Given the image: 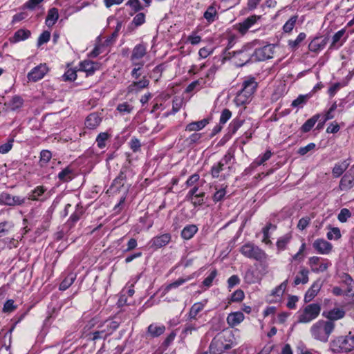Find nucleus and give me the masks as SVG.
I'll return each mask as SVG.
<instances>
[{
    "label": "nucleus",
    "instance_id": "49",
    "mask_svg": "<svg viewBox=\"0 0 354 354\" xmlns=\"http://www.w3.org/2000/svg\"><path fill=\"white\" fill-rule=\"evenodd\" d=\"M145 22V15L142 12L138 13L131 22V25H133L135 27L140 26L142 25Z\"/></svg>",
    "mask_w": 354,
    "mask_h": 354
},
{
    "label": "nucleus",
    "instance_id": "37",
    "mask_svg": "<svg viewBox=\"0 0 354 354\" xmlns=\"http://www.w3.org/2000/svg\"><path fill=\"white\" fill-rule=\"evenodd\" d=\"M165 330V327L164 326L151 324L148 326V333L153 337L160 336Z\"/></svg>",
    "mask_w": 354,
    "mask_h": 354
},
{
    "label": "nucleus",
    "instance_id": "23",
    "mask_svg": "<svg viewBox=\"0 0 354 354\" xmlns=\"http://www.w3.org/2000/svg\"><path fill=\"white\" fill-rule=\"evenodd\" d=\"M244 315L241 312L230 313L227 317V323L231 327H234L241 324L244 319Z\"/></svg>",
    "mask_w": 354,
    "mask_h": 354
},
{
    "label": "nucleus",
    "instance_id": "54",
    "mask_svg": "<svg viewBox=\"0 0 354 354\" xmlns=\"http://www.w3.org/2000/svg\"><path fill=\"white\" fill-rule=\"evenodd\" d=\"M243 120L239 118H235L230 123V128L232 133L236 132V131L243 125Z\"/></svg>",
    "mask_w": 354,
    "mask_h": 354
},
{
    "label": "nucleus",
    "instance_id": "62",
    "mask_svg": "<svg viewBox=\"0 0 354 354\" xmlns=\"http://www.w3.org/2000/svg\"><path fill=\"white\" fill-rule=\"evenodd\" d=\"M217 274L216 270H212L209 276H207L203 281V283L206 287H210L212 281Z\"/></svg>",
    "mask_w": 354,
    "mask_h": 354
},
{
    "label": "nucleus",
    "instance_id": "50",
    "mask_svg": "<svg viewBox=\"0 0 354 354\" xmlns=\"http://www.w3.org/2000/svg\"><path fill=\"white\" fill-rule=\"evenodd\" d=\"M326 236L329 240H338L341 237V232L338 227H333L327 233Z\"/></svg>",
    "mask_w": 354,
    "mask_h": 354
},
{
    "label": "nucleus",
    "instance_id": "7",
    "mask_svg": "<svg viewBox=\"0 0 354 354\" xmlns=\"http://www.w3.org/2000/svg\"><path fill=\"white\" fill-rule=\"evenodd\" d=\"M274 46L266 45L254 50L252 55V59L254 61H264L272 57L274 54Z\"/></svg>",
    "mask_w": 354,
    "mask_h": 354
},
{
    "label": "nucleus",
    "instance_id": "15",
    "mask_svg": "<svg viewBox=\"0 0 354 354\" xmlns=\"http://www.w3.org/2000/svg\"><path fill=\"white\" fill-rule=\"evenodd\" d=\"M328 41V37H316L308 45L310 51L318 53L323 50Z\"/></svg>",
    "mask_w": 354,
    "mask_h": 354
},
{
    "label": "nucleus",
    "instance_id": "44",
    "mask_svg": "<svg viewBox=\"0 0 354 354\" xmlns=\"http://www.w3.org/2000/svg\"><path fill=\"white\" fill-rule=\"evenodd\" d=\"M297 15L291 17L283 25V30L285 32H290L294 28L297 20Z\"/></svg>",
    "mask_w": 354,
    "mask_h": 354
},
{
    "label": "nucleus",
    "instance_id": "19",
    "mask_svg": "<svg viewBox=\"0 0 354 354\" xmlns=\"http://www.w3.org/2000/svg\"><path fill=\"white\" fill-rule=\"evenodd\" d=\"M346 33L345 28H343L339 31H337L332 38V42L330 46V48H337L339 46H342L344 42L346 39V37H344Z\"/></svg>",
    "mask_w": 354,
    "mask_h": 354
},
{
    "label": "nucleus",
    "instance_id": "26",
    "mask_svg": "<svg viewBox=\"0 0 354 354\" xmlns=\"http://www.w3.org/2000/svg\"><path fill=\"white\" fill-rule=\"evenodd\" d=\"M209 122V120L207 118L203 119L200 121L192 122L186 126L185 130L187 131H197L203 129Z\"/></svg>",
    "mask_w": 354,
    "mask_h": 354
},
{
    "label": "nucleus",
    "instance_id": "39",
    "mask_svg": "<svg viewBox=\"0 0 354 354\" xmlns=\"http://www.w3.org/2000/svg\"><path fill=\"white\" fill-rule=\"evenodd\" d=\"M46 189L44 186H37L34 190L29 194L27 200L37 201L38 198L42 196L46 192Z\"/></svg>",
    "mask_w": 354,
    "mask_h": 354
},
{
    "label": "nucleus",
    "instance_id": "13",
    "mask_svg": "<svg viewBox=\"0 0 354 354\" xmlns=\"http://www.w3.org/2000/svg\"><path fill=\"white\" fill-rule=\"evenodd\" d=\"M322 316L328 319L327 322H333L342 319L345 316V311L342 308H334L329 310H324Z\"/></svg>",
    "mask_w": 354,
    "mask_h": 354
},
{
    "label": "nucleus",
    "instance_id": "59",
    "mask_svg": "<svg viewBox=\"0 0 354 354\" xmlns=\"http://www.w3.org/2000/svg\"><path fill=\"white\" fill-rule=\"evenodd\" d=\"M337 105L336 102L333 103L330 108L328 109V111L326 113L324 117V122H326V121L333 119L335 115L333 114L334 111L337 109Z\"/></svg>",
    "mask_w": 354,
    "mask_h": 354
},
{
    "label": "nucleus",
    "instance_id": "48",
    "mask_svg": "<svg viewBox=\"0 0 354 354\" xmlns=\"http://www.w3.org/2000/svg\"><path fill=\"white\" fill-rule=\"evenodd\" d=\"M119 326V324L115 321H112L110 322H105L104 324H100V328H104L106 329V331H110V335L116 330Z\"/></svg>",
    "mask_w": 354,
    "mask_h": 354
},
{
    "label": "nucleus",
    "instance_id": "5",
    "mask_svg": "<svg viewBox=\"0 0 354 354\" xmlns=\"http://www.w3.org/2000/svg\"><path fill=\"white\" fill-rule=\"evenodd\" d=\"M321 306L318 304H310L299 312L298 322L300 323H309L315 319L319 315Z\"/></svg>",
    "mask_w": 354,
    "mask_h": 354
},
{
    "label": "nucleus",
    "instance_id": "41",
    "mask_svg": "<svg viewBox=\"0 0 354 354\" xmlns=\"http://www.w3.org/2000/svg\"><path fill=\"white\" fill-rule=\"evenodd\" d=\"M110 138V135L106 132H102L98 134L95 142L100 149H103L106 146V141Z\"/></svg>",
    "mask_w": 354,
    "mask_h": 354
},
{
    "label": "nucleus",
    "instance_id": "21",
    "mask_svg": "<svg viewBox=\"0 0 354 354\" xmlns=\"http://www.w3.org/2000/svg\"><path fill=\"white\" fill-rule=\"evenodd\" d=\"M102 122V118L97 113H92L89 114L85 121V125L90 129L97 128Z\"/></svg>",
    "mask_w": 354,
    "mask_h": 354
},
{
    "label": "nucleus",
    "instance_id": "53",
    "mask_svg": "<svg viewBox=\"0 0 354 354\" xmlns=\"http://www.w3.org/2000/svg\"><path fill=\"white\" fill-rule=\"evenodd\" d=\"M351 216V214L350 212V211L346 209V208H344L342 209H341L339 214H338V220L342 222V223H344L347 221V219L348 218H350Z\"/></svg>",
    "mask_w": 354,
    "mask_h": 354
},
{
    "label": "nucleus",
    "instance_id": "34",
    "mask_svg": "<svg viewBox=\"0 0 354 354\" xmlns=\"http://www.w3.org/2000/svg\"><path fill=\"white\" fill-rule=\"evenodd\" d=\"M320 118L319 114H316L313 115L310 119L307 120L305 123L301 126V130L304 133H307L311 130V129L314 127L315 123L317 122L319 118Z\"/></svg>",
    "mask_w": 354,
    "mask_h": 354
},
{
    "label": "nucleus",
    "instance_id": "24",
    "mask_svg": "<svg viewBox=\"0 0 354 354\" xmlns=\"http://www.w3.org/2000/svg\"><path fill=\"white\" fill-rule=\"evenodd\" d=\"M109 335H110V331H106V329L104 328H100V325H99L97 326V330L87 334L86 337L90 340L95 341V340L100 339H104Z\"/></svg>",
    "mask_w": 354,
    "mask_h": 354
},
{
    "label": "nucleus",
    "instance_id": "14",
    "mask_svg": "<svg viewBox=\"0 0 354 354\" xmlns=\"http://www.w3.org/2000/svg\"><path fill=\"white\" fill-rule=\"evenodd\" d=\"M149 85V80L146 76H143L142 78L138 81H133L130 84L127 90L129 93H138L143 88H147Z\"/></svg>",
    "mask_w": 354,
    "mask_h": 354
},
{
    "label": "nucleus",
    "instance_id": "47",
    "mask_svg": "<svg viewBox=\"0 0 354 354\" xmlns=\"http://www.w3.org/2000/svg\"><path fill=\"white\" fill-rule=\"evenodd\" d=\"M62 78L64 81H74L77 78V71L73 68H68L63 75Z\"/></svg>",
    "mask_w": 354,
    "mask_h": 354
},
{
    "label": "nucleus",
    "instance_id": "30",
    "mask_svg": "<svg viewBox=\"0 0 354 354\" xmlns=\"http://www.w3.org/2000/svg\"><path fill=\"white\" fill-rule=\"evenodd\" d=\"M59 18L58 10L55 8L50 9L46 19V25L52 27Z\"/></svg>",
    "mask_w": 354,
    "mask_h": 354
},
{
    "label": "nucleus",
    "instance_id": "52",
    "mask_svg": "<svg viewBox=\"0 0 354 354\" xmlns=\"http://www.w3.org/2000/svg\"><path fill=\"white\" fill-rule=\"evenodd\" d=\"M117 110L122 113H130L133 110V106L127 102L119 104Z\"/></svg>",
    "mask_w": 354,
    "mask_h": 354
},
{
    "label": "nucleus",
    "instance_id": "60",
    "mask_svg": "<svg viewBox=\"0 0 354 354\" xmlns=\"http://www.w3.org/2000/svg\"><path fill=\"white\" fill-rule=\"evenodd\" d=\"M306 37V35L305 33H299L295 40L289 41L290 46L292 48H296L301 41L305 39Z\"/></svg>",
    "mask_w": 354,
    "mask_h": 354
},
{
    "label": "nucleus",
    "instance_id": "31",
    "mask_svg": "<svg viewBox=\"0 0 354 354\" xmlns=\"http://www.w3.org/2000/svg\"><path fill=\"white\" fill-rule=\"evenodd\" d=\"M30 35V32L29 30L19 29L15 33L14 36L10 39V41L12 43H17L28 39Z\"/></svg>",
    "mask_w": 354,
    "mask_h": 354
},
{
    "label": "nucleus",
    "instance_id": "36",
    "mask_svg": "<svg viewBox=\"0 0 354 354\" xmlns=\"http://www.w3.org/2000/svg\"><path fill=\"white\" fill-rule=\"evenodd\" d=\"M190 279L189 277H187V278H178L177 280H176L175 281L167 285L164 290H163V292H162V294L163 295H165L167 294V292H169L171 289L173 288H176L178 287H179L180 286L184 284L185 282H187V281H189Z\"/></svg>",
    "mask_w": 354,
    "mask_h": 354
},
{
    "label": "nucleus",
    "instance_id": "43",
    "mask_svg": "<svg viewBox=\"0 0 354 354\" xmlns=\"http://www.w3.org/2000/svg\"><path fill=\"white\" fill-rule=\"evenodd\" d=\"M145 63L132 64L133 66L131 75L133 78L137 80L142 75V70Z\"/></svg>",
    "mask_w": 354,
    "mask_h": 354
},
{
    "label": "nucleus",
    "instance_id": "42",
    "mask_svg": "<svg viewBox=\"0 0 354 354\" xmlns=\"http://www.w3.org/2000/svg\"><path fill=\"white\" fill-rule=\"evenodd\" d=\"M309 95H300L292 102V107H302L308 101Z\"/></svg>",
    "mask_w": 354,
    "mask_h": 354
},
{
    "label": "nucleus",
    "instance_id": "46",
    "mask_svg": "<svg viewBox=\"0 0 354 354\" xmlns=\"http://www.w3.org/2000/svg\"><path fill=\"white\" fill-rule=\"evenodd\" d=\"M244 279L248 283H254L258 281V277L252 270H248L245 272Z\"/></svg>",
    "mask_w": 354,
    "mask_h": 354
},
{
    "label": "nucleus",
    "instance_id": "25",
    "mask_svg": "<svg viewBox=\"0 0 354 354\" xmlns=\"http://www.w3.org/2000/svg\"><path fill=\"white\" fill-rule=\"evenodd\" d=\"M350 165L348 160H345L342 162H337L333 168L332 174L333 177L338 178L347 169Z\"/></svg>",
    "mask_w": 354,
    "mask_h": 354
},
{
    "label": "nucleus",
    "instance_id": "16",
    "mask_svg": "<svg viewBox=\"0 0 354 354\" xmlns=\"http://www.w3.org/2000/svg\"><path fill=\"white\" fill-rule=\"evenodd\" d=\"M260 16L252 15L245 19L243 22L236 25L238 31L241 35H245L248 30L260 19Z\"/></svg>",
    "mask_w": 354,
    "mask_h": 354
},
{
    "label": "nucleus",
    "instance_id": "45",
    "mask_svg": "<svg viewBox=\"0 0 354 354\" xmlns=\"http://www.w3.org/2000/svg\"><path fill=\"white\" fill-rule=\"evenodd\" d=\"M52 158V153L48 150H42L40 153V165L44 166Z\"/></svg>",
    "mask_w": 354,
    "mask_h": 354
},
{
    "label": "nucleus",
    "instance_id": "1",
    "mask_svg": "<svg viewBox=\"0 0 354 354\" xmlns=\"http://www.w3.org/2000/svg\"><path fill=\"white\" fill-rule=\"evenodd\" d=\"M258 83L253 77H247L242 83L241 89L236 93L234 102L238 106L249 104L257 91Z\"/></svg>",
    "mask_w": 354,
    "mask_h": 354
},
{
    "label": "nucleus",
    "instance_id": "61",
    "mask_svg": "<svg viewBox=\"0 0 354 354\" xmlns=\"http://www.w3.org/2000/svg\"><path fill=\"white\" fill-rule=\"evenodd\" d=\"M198 329V326H196L195 324H187L185 326L184 330L183 331V334L185 336L192 335L193 332L196 331Z\"/></svg>",
    "mask_w": 354,
    "mask_h": 354
},
{
    "label": "nucleus",
    "instance_id": "9",
    "mask_svg": "<svg viewBox=\"0 0 354 354\" xmlns=\"http://www.w3.org/2000/svg\"><path fill=\"white\" fill-rule=\"evenodd\" d=\"M147 54V46L144 44L136 45L132 50L130 60L131 64L145 63L141 59Z\"/></svg>",
    "mask_w": 354,
    "mask_h": 354
},
{
    "label": "nucleus",
    "instance_id": "35",
    "mask_svg": "<svg viewBox=\"0 0 354 354\" xmlns=\"http://www.w3.org/2000/svg\"><path fill=\"white\" fill-rule=\"evenodd\" d=\"M8 107L12 111H17L24 104L23 99L19 96H14L10 101L6 104Z\"/></svg>",
    "mask_w": 354,
    "mask_h": 354
},
{
    "label": "nucleus",
    "instance_id": "32",
    "mask_svg": "<svg viewBox=\"0 0 354 354\" xmlns=\"http://www.w3.org/2000/svg\"><path fill=\"white\" fill-rule=\"evenodd\" d=\"M198 227L195 225H188L185 226L181 232V236L183 239L189 240L192 239L194 235L197 232Z\"/></svg>",
    "mask_w": 354,
    "mask_h": 354
},
{
    "label": "nucleus",
    "instance_id": "4",
    "mask_svg": "<svg viewBox=\"0 0 354 354\" xmlns=\"http://www.w3.org/2000/svg\"><path fill=\"white\" fill-rule=\"evenodd\" d=\"M239 251L244 257L258 261H266L267 259L266 252L252 243H245Z\"/></svg>",
    "mask_w": 354,
    "mask_h": 354
},
{
    "label": "nucleus",
    "instance_id": "40",
    "mask_svg": "<svg viewBox=\"0 0 354 354\" xmlns=\"http://www.w3.org/2000/svg\"><path fill=\"white\" fill-rule=\"evenodd\" d=\"M75 278V274L73 273L69 274L60 283L59 290H65L68 288L73 284Z\"/></svg>",
    "mask_w": 354,
    "mask_h": 354
},
{
    "label": "nucleus",
    "instance_id": "38",
    "mask_svg": "<svg viewBox=\"0 0 354 354\" xmlns=\"http://www.w3.org/2000/svg\"><path fill=\"white\" fill-rule=\"evenodd\" d=\"M220 161L225 166H227L228 171H230L234 162V157L233 153L231 151H228Z\"/></svg>",
    "mask_w": 354,
    "mask_h": 354
},
{
    "label": "nucleus",
    "instance_id": "58",
    "mask_svg": "<svg viewBox=\"0 0 354 354\" xmlns=\"http://www.w3.org/2000/svg\"><path fill=\"white\" fill-rule=\"evenodd\" d=\"M231 116L232 112L229 109H223L220 116V124H225L227 121L231 118Z\"/></svg>",
    "mask_w": 354,
    "mask_h": 354
},
{
    "label": "nucleus",
    "instance_id": "63",
    "mask_svg": "<svg viewBox=\"0 0 354 354\" xmlns=\"http://www.w3.org/2000/svg\"><path fill=\"white\" fill-rule=\"evenodd\" d=\"M244 298V292L241 290H236L231 296V301L233 302L241 301Z\"/></svg>",
    "mask_w": 354,
    "mask_h": 354
},
{
    "label": "nucleus",
    "instance_id": "12",
    "mask_svg": "<svg viewBox=\"0 0 354 354\" xmlns=\"http://www.w3.org/2000/svg\"><path fill=\"white\" fill-rule=\"evenodd\" d=\"M322 281L320 279L315 281L304 295V301H311L318 294L322 287Z\"/></svg>",
    "mask_w": 354,
    "mask_h": 354
},
{
    "label": "nucleus",
    "instance_id": "57",
    "mask_svg": "<svg viewBox=\"0 0 354 354\" xmlns=\"http://www.w3.org/2000/svg\"><path fill=\"white\" fill-rule=\"evenodd\" d=\"M14 226V224L11 221H3L0 223V234L7 233Z\"/></svg>",
    "mask_w": 354,
    "mask_h": 354
},
{
    "label": "nucleus",
    "instance_id": "33",
    "mask_svg": "<svg viewBox=\"0 0 354 354\" xmlns=\"http://www.w3.org/2000/svg\"><path fill=\"white\" fill-rule=\"evenodd\" d=\"M206 301L194 304L189 312V319H196L197 315L203 310Z\"/></svg>",
    "mask_w": 354,
    "mask_h": 354
},
{
    "label": "nucleus",
    "instance_id": "8",
    "mask_svg": "<svg viewBox=\"0 0 354 354\" xmlns=\"http://www.w3.org/2000/svg\"><path fill=\"white\" fill-rule=\"evenodd\" d=\"M48 68L46 64H40L33 68L27 75L29 81L37 82L42 79L47 73Z\"/></svg>",
    "mask_w": 354,
    "mask_h": 354
},
{
    "label": "nucleus",
    "instance_id": "18",
    "mask_svg": "<svg viewBox=\"0 0 354 354\" xmlns=\"http://www.w3.org/2000/svg\"><path fill=\"white\" fill-rule=\"evenodd\" d=\"M203 17L209 24H212L218 19V12L215 3L207 7L203 14Z\"/></svg>",
    "mask_w": 354,
    "mask_h": 354
},
{
    "label": "nucleus",
    "instance_id": "2",
    "mask_svg": "<svg viewBox=\"0 0 354 354\" xmlns=\"http://www.w3.org/2000/svg\"><path fill=\"white\" fill-rule=\"evenodd\" d=\"M335 326V324L333 322L319 320L311 326L310 333L314 339L322 342H326L334 330Z\"/></svg>",
    "mask_w": 354,
    "mask_h": 354
},
{
    "label": "nucleus",
    "instance_id": "28",
    "mask_svg": "<svg viewBox=\"0 0 354 354\" xmlns=\"http://www.w3.org/2000/svg\"><path fill=\"white\" fill-rule=\"evenodd\" d=\"M74 176V171L70 167H66L58 174V179L63 183L71 181Z\"/></svg>",
    "mask_w": 354,
    "mask_h": 354
},
{
    "label": "nucleus",
    "instance_id": "22",
    "mask_svg": "<svg viewBox=\"0 0 354 354\" xmlns=\"http://www.w3.org/2000/svg\"><path fill=\"white\" fill-rule=\"evenodd\" d=\"M353 186L354 175L348 171L342 178L339 187L341 190H348L351 189Z\"/></svg>",
    "mask_w": 354,
    "mask_h": 354
},
{
    "label": "nucleus",
    "instance_id": "20",
    "mask_svg": "<svg viewBox=\"0 0 354 354\" xmlns=\"http://www.w3.org/2000/svg\"><path fill=\"white\" fill-rule=\"evenodd\" d=\"M100 68V64L90 60H84L80 64V70L86 73L87 75H91Z\"/></svg>",
    "mask_w": 354,
    "mask_h": 354
},
{
    "label": "nucleus",
    "instance_id": "64",
    "mask_svg": "<svg viewBox=\"0 0 354 354\" xmlns=\"http://www.w3.org/2000/svg\"><path fill=\"white\" fill-rule=\"evenodd\" d=\"M214 48H209L207 47L201 48L198 51V55L201 58H206L213 53Z\"/></svg>",
    "mask_w": 354,
    "mask_h": 354
},
{
    "label": "nucleus",
    "instance_id": "29",
    "mask_svg": "<svg viewBox=\"0 0 354 354\" xmlns=\"http://www.w3.org/2000/svg\"><path fill=\"white\" fill-rule=\"evenodd\" d=\"M308 270L304 268L301 269V270L299 272V273L297 274V276L295 278L294 280V285L298 286L300 283L306 284L308 281Z\"/></svg>",
    "mask_w": 354,
    "mask_h": 354
},
{
    "label": "nucleus",
    "instance_id": "27",
    "mask_svg": "<svg viewBox=\"0 0 354 354\" xmlns=\"http://www.w3.org/2000/svg\"><path fill=\"white\" fill-rule=\"evenodd\" d=\"M227 169V166H225L221 161H219L216 165L212 166L211 169V175L213 178H217L221 177L225 179L227 176H229L230 174L227 173V174L220 175V173Z\"/></svg>",
    "mask_w": 354,
    "mask_h": 354
},
{
    "label": "nucleus",
    "instance_id": "11",
    "mask_svg": "<svg viewBox=\"0 0 354 354\" xmlns=\"http://www.w3.org/2000/svg\"><path fill=\"white\" fill-rule=\"evenodd\" d=\"M337 342L341 352L348 353L354 351V335H348L341 337Z\"/></svg>",
    "mask_w": 354,
    "mask_h": 354
},
{
    "label": "nucleus",
    "instance_id": "6",
    "mask_svg": "<svg viewBox=\"0 0 354 354\" xmlns=\"http://www.w3.org/2000/svg\"><path fill=\"white\" fill-rule=\"evenodd\" d=\"M27 198L20 196H13L7 192H3L0 195V203L8 206H19L26 203Z\"/></svg>",
    "mask_w": 354,
    "mask_h": 354
},
{
    "label": "nucleus",
    "instance_id": "17",
    "mask_svg": "<svg viewBox=\"0 0 354 354\" xmlns=\"http://www.w3.org/2000/svg\"><path fill=\"white\" fill-rule=\"evenodd\" d=\"M170 241L171 235L168 233L156 236L150 241L151 247L156 249L160 248L167 245Z\"/></svg>",
    "mask_w": 354,
    "mask_h": 354
},
{
    "label": "nucleus",
    "instance_id": "3",
    "mask_svg": "<svg viewBox=\"0 0 354 354\" xmlns=\"http://www.w3.org/2000/svg\"><path fill=\"white\" fill-rule=\"evenodd\" d=\"M230 333L218 334L212 340L209 348L213 354H221L225 351L230 349L233 346Z\"/></svg>",
    "mask_w": 354,
    "mask_h": 354
},
{
    "label": "nucleus",
    "instance_id": "55",
    "mask_svg": "<svg viewBox=\"0 0 354 354\" xmlns=\"http://www.w3.org/2000/svg\"><path fill=\"white\" fill-rule=\"evenodd\" d=\"M50 37V33L48 31H44L38 38L37 45L39 46L47 43Z\"/></svg>",
    "mask_w": 354,
    "mask_h": 354
},
{
    "label": "nucleus",
    "instance_id": "51",
    "mask_svg": "<svg viewBox=\"0 0 354 354\" xmlns=\"http://www.w3.org/2000/svg\"><path fill=\"white\" fill-rule=\"evenodd\" d=\"M201 83L205 84L206 82L203 79H201V80H198L192 82V83H190L187 86V87L186 88L185 91L187 93H190V92H192V91H194L195 88H196L198 87L199 88H201Z\"/></svg>",
    "mask_w": 354,
    "mask_h": 354
},
{
    "label": "nucleus",
    "instance_id": "10",
    "mask_svg": "<svg viewBox=\"0 0 354 354\" xmlns=\"http://www.w3.org/2000/svg\"><path fill=\"white\" fill-rule=\"evenodd\" d=\"M313 248L320 254H328L333 250V245L324 239H317L313 243Z\"/></svg>",
    "mask_w": 354,
    "mask_h": 354
},
{
    "label": "nucleus",
    "instance_id": "56",
    "mask_svg": "<svg viewBox=\"0 0 354 354\" xmlns=\"http://www.w3.org/2000/svg\"><path fill=\"white\" fill-rule=\"evenodd\" d=\"M272 153L270 151H267L265 153L259 156L255 160V163L257 165H263L266 161L269 160L271 157Z\"/></svg>",
    "mask_w": 354,
    "mask_h": 354
}]
</instances>
